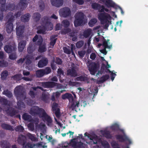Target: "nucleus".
Here are the masks:
<instances>
[{
    "mask_svg": "<svg viewBox=\"0 0 148 148\" xmlns=\"http://www.w3.org/2000/svg\"><path fill=\"white\" fill-rule=\"evenodd\" d=\"M17 56L16 53L15 52L12 53L9 56V58L11 60H15Z\"/></svg>",
    "mask_w": 148,
    "mask_h": 148,
    "instance_id": "nucleus-53",
    "label": "nucleus"
},
{
    "mask_svg": "<svg viewBox=\"0 0 148 148\" xmlns=\"http://www.w3.org/2000/svg\"><path fill=\"white\" fill-rule=\"evenodd\" d=\"M17 141L19 144L23 146L22 148H33V145L29 143L25 144L26 142V138L24 135L22 134L19 135Z\"/></svg>",
    "mask_w": 148,
    "mask_h": 148,
    "instance_id": "nucleus-3",
    "label": "nucleus"
},
{
    "mask_svg": "<svg viewBox=\"0 0 148 148\" xmlns=\"http://www.w3.org/2000/svg\"><path fill=\"white\" fill-rule=\"evenodd\" d=\"M49 17L45 16L41 19V24L42 25H45L48 27H51V23L49 21Z\"/></svg>",
    "mask_w": 148,
    "mask_h": 148,
    "instance_id": "nucleus-18",
    "label": "nucleus"
},
{
    "mask_svg": "<svg viewBox=\"0 0 148 148\" xmlns=\"http://www.w3.org/2000/svg\"><path fill=\"white\" fill-rule=\"evenodd\" d=\"M12 14L14 16V17H15V16L16 18H18V17H19L21 15V12H19V11L17 13H16L15 14L14 16L13 15V14L12 13L10 12V13H8V16H10V17H11V16L12 15Z\"/></svg>",
    "mask_w": 148,
    "mask_h": 148,
    "instance_id": "nucleus-54",
    "label": "nucleus"
},
{
    "mask_svg": "<svg viewBox=\"0 0 148 148\" xmlns=\"http://www.w3.org/2000/svg\"><path fill=\"white\" fill-rule=\"evenodd\" d=\"M111 128L112 130H118L119 128V126L117 124H115L111 126Z\"/></svg>",
    "mask_w": 148,
    "mask_h": 148,
    "instance_id": "nucleus-56",
    "label": "nucleus"
},
{
    "mask_svg": "<svg viewBox=\"0 0 148 148\" xmlns=\"http://www.w3.org/2000/svg\"><path fill=\"white\" fill-rule=\"evenodd\" d=\"M92 30L90 29H88L85 30L83 32V36L85 38L88 37L91 33Z\"/></svg>",
    "mask_w": 148,
    "mask_h": 148,
    "instance_id": "nucleus-35",
    "label": "nucleus"
},
{
    "mask_svg": "<svg viewBox=\"0 0 148 148\" xmlns=\"http://www.w3.org/2000/svg\"><path fill=\"white\" fill-rule=\"evenodd\" d=\"M72 103L70 106V108L73 110H76L77 108L79 107V102H71Z\"/></svg>",
    "mask_w": 148,
    "mask_h": 148,
    "instance_id": "nucleus-42",
    "label": "nucleus"
},
{
    "mask_svg": "<svg viewBox=\"0 0 148 148\" xmlns=\"http://www.w3.org/2000/svg\"><path fill=\"white\" fill-rule=\"evenodd\" d=\"M17 105L18 108L19 110H21L22 108H25L24 102H17Z\"/></svg>",
    "mask_w": 148,
    "mask_h": 148,
    "instance_id": "nucleus-45",
    "label": "nucleus"
},
{
    "mask_svg": "<svg viewBox=\"0 0 148 148\" xmlns=\"http://www.w3.org/2000/svg\"><path fill=\"white\" fill-rule=\"evenodd\" d=\"M38 51L40 53H43L46 51V47L45 45L44 44L39 45Z\"/></svg>",
    "mask_w": 148,
    "mask_h": 148,
    "instance_id": "nucleus-41",
    "label": "nucleus"
},
{
    "mask_svg": "<svg viewBox=\"0 0 148 148\" xmlns=\"http://www.w3.org/2000/svg\"><path fill=\"white\" fill-rule=\"evenodd\" d=\"M56 37V35L51 36L50 38V45L51 47L53 48L56 43L57 38H55Z\"/></svg>",
    "mask_w": 148,
    "mask_h": 148,
    "instance_id": "nucleus-31",
    "label": "nucleus"
},
{
    "mask_svg": "<svg viewBox=\"0 0 148 148\" xmlns=\"http://www.w3.org/2000/svg\"><path fill=\"white\" fill-rule=\"evenodd\" d=\"M5 111L6 112L8 115L11 117L13 116L18 113V110L10 107V105H8L7 109Z\"/></svg>",
    "mask_w": 148,
    "mask_h": 148,
    "instance_id": "nucleus-11",
    "label": "nucleus"
},
{
    "mask_svg": "<svg viewBox=\"0 0 148 148\" xmlns=\"http://www.w3.org/2000/svg\"><path fill=\"white\" fill-rule=\"evenodd\" d=\"M84 44V41L83 40H80L77 42L76 43V47L78 48L81 47Z\"/></svg>",
    "mask_w": 148,
    "mask_h": 148,
    "instance_id": "nucleus-50",
    "label": "nucleus"
},
{
    "mask_svg": "<svg viewBox=\"0 0 148 148\" xmlns=\"http://www.w3.org/2000/svg\"><path fill=\"white\" fill-rule=\"evenodd\" d=\"M15 130L16 132H23L24 130V128L21 125H18L15 128Z\"/></svg>",
    "mask_w": 148,
    "mask_h": 148,
    "instance_id": "nucleus-51",
    "label": "nucleus"
},
{
    "mask_svg": "<svg viewBox=\"0 0 148 148\" xmlns=\"http://www.w3.org/2000/svg\"><path fill=\"white\" fill-rule=\"evenodd\" d=\"M73 2L79 5H83L84 3L83 0H73Z\"/></svg>",
    "mask_w": 148,
    "mask_h": 148,
    "instance_id": "nucleus-60",
    "label": "nucleus"
},
{
    "mask_svg": "<svg viewBox=\"0 0 148 148\" xmlns=\"http://www.w3.org/2000/svg\"><path fill=\"white\" fill-rule=\"evenodd\" d=\"M22 119L25 121H31L32 120L31 116L27 113H24L22 116Z\"/></svg>",
    "mask_w": 148,
    "mask_h": 148,
    "instance_id": "nucleus-34",
    "label": "nucleus"
},
{
    "mask_svg": "<svg viewBox=\"0 0 148 148\" xmlns=\"http://www.w3.org/2000/svg\"><path fill=\"white\" fill-rule=\"evenodd\" d=\"M109 76L108 75L106 74L103 75L101 77L99 80V82L101 83H103L106 81L109 78Z\"/></svg>",
    "mask_w": 148,
    "mask_h": 148,
    "instance_id": "nucleus-39",
    "label": "nucleus"
},
{
    "mask_svg": "<svg viewBox=\"0 0 148 148\" xmlns=\"http://www.w3.org/2000/svg\"><path fill=\"white\" fill-rule=\"evenodd\" d=\"M5 51L8 53L14 52L16 49V47L14 44L5 45L4 48Z\"/></svg>",
    "mask_w": 148,
    "mask_h": 148,
    "instance_id": "nucleus-12",
    "label": "nucleus"
},
{
    "mask_svg": "<svg viewBox=\"0 0 148 148\" xmlns=\"http://www.w3.org/2000/svg\"><path fill=\"white\" fill-rule=\"evenodd\" d=\"M66 74L67 76L72 77H75L78 76L77 72L75 70V67H72L71 68L68 69L66 72Z\"/></svg>",
    "mask_w": 148,
    "mask_h": 148,
    "instance_id": "nucleus-13",
    "label": "nucleus"
},
{
    "mask_svg": "<svg viewBox=\"0 0 148 148\" xmlns=\"http://www.w3.org/2000/svg\"><path fill=\"white\" fill-rule=\"evenodd\" d=\"M1 127L4 130L11 131L14 130L13 127L10 124L3 123H1Z\"/></svg>",
    "mask_w": 148,
    "mask_h": 148,
    "instance_id": "nucleus-21",
    "label": "nucleus"
},
{
    "mask_svg": "<svg viewBox=\"0 0 148 148\" xmlns=\"http://www.w3.org/2000/svg\"><path fill=\"white\" fill-rule=\"evenodd\" d=\"M71 31V29L69 28L64 29L61 30V34H66L70 32Z\"/></svg>",
    "mask_w": 148,
    "mask_h": 148,
    "instance_id": "nucleus-52",
    "label": "nucleus"
},
{
    "mask_svg": "<svg viewBox=\"0 0 148 148\" xmlns=\"http://www.w3.org/2000/svg\"><path fill=\"white\" fill-rule=\"evenodd\" d=\"M103 37V47L104 49L100 51L104 55H106L107 53L106 49H111L112 48V44L109 42L110 40L108 39L107 40Z\"/></svg>",
    "mask_w": 148,
    "mask_h": 148,
    "instance_id": "nucleus-7",
    "label": "nucleus"
},
{
    "mask_svg": "<svg viewBox=\"0 0 148 148\" xmlns=\"http://www.w3.org/2000/svg\"><path fill=\"white\" fill-rule=\"evenodd\" d=\"M101 132L102 135L106 138L108 139H111L112 138V136L110 134V132L109 131L104 130H101Z\"/></svg>",
    "mask_w": 148,
    "mask_h": 148,
    "instance_id": "nucleus-25",
    "label": "nucleus"
},
{
    "mask_svg": "<svg viewBox=\"0 0 148 148\" xmlns=\"http://www.w3.org/2000/svg\"><path fill=\"white\" fill-rule=\"evenodd\" d=\"M15 5L14 3L9 4L6 6V9L7 10L12 11L15 8Z\"/></svg>",
    "mask_w": 148,
    "mask_h": 148,
    "instance_id": "nucleus-43",
    "label": "nucleus"
},
{
    "mask_svg": "<svg viewBox=\"0 0 148 148\" xmlns=\"http://www.w3.org/2000/svg\"><path fill=\"white\" fill-rule=\"evenodd\" d=\"M78 53L79 56L81 58H83L84 57V56L86 53V52L84 50H81L78 51Z\"/></svg>",
    "mask_w": 148,
    "mask_h": 148,
    "instance_id": "nucleus-57",
    "label": "nucleus"
},
{
    "mask_svg": "<svg viewBox=\"0 0 148 148\" xmlns=\"http://www.w3.org/2000/svg\"><path fill=\"white\" fill-rule=\"evenodd\" d=\"M115 137L116 139L120 142L126 141L127 142V143L129 145L132 143L131 140L125 135H116Z\"/></svg>",
    "mask_w": 148,
    "mask_h": 148,
    "instance_id": "nucleus-10",
    "label": "nucleus"
},
{
    "mask_svg": "<svg viewBox=\"0 0 148 148\" xmlns=\"http://www.w3.org/2000/svg\"><path fill=\"white\" fill-rule=\"evenodd\" d=\"M42 41L43 39L42 37L41 36H39V38L37 40V45H42Z\"/></svg>",
    "mask_w": 148,
    "mask_h": 148,
    "instance_id": "nucleus-62",
    "label": "nucleus"
},
{
    "mask_svg": "<svg viewBox=\"0 0 148 148\" xmlns=\"http://www.w3.org/2000/svg\"><path fill=\"white\" fill-rule=\"evenodd\" d=\"M32 17L34 21L37 22L40 19L41 15L39 13L35 12L33 14Z\"/></svg>",
    "mask_w": 148,
    "mask_h": 148,
    "instance_id": "nucleus-32",
    "label": "nucleus"
},
{
    "mask_svg": "<svg viewBox=\"0 0 148 148\" xmlns=\"http://www.w3.org/2000/svg\"><path fill=\"white\" fill-rule=\"evenodd\" d=\"M8 75V72L7 71H3L1 74V79L3 80H5Z\"/></svg>",
    "mask_w": 148,
    "mask_h": 148,
    "instance_id": "nucleus-38",
    "label": "nucleus"
},
{
    "mask_svg": "<svg viewBox=\"0 0 148 148\" xmlns=\"http://www.w3.org/2000/svg\"><path fill=\"white\" fill-rule=\"evenodd\" d=\"M63 49L64 53L68 54H70L71 53V51L70 49L66 47H64Z\"/></svg>",
    "mask_w": 148,
    "mask_h": 148,
    "instance_id": "nucleus-59",
    "label": "nucleus"
},
{
    "mask_svg": "<svg viewBox=\"0 0 148 148\" xmlns=\"http://www.w3.org/2000/svg\"><path fill=\"white\" fill-rule=\"evenodd\" d=\"M30 113L33 116L38 115L40 117H42L48 123H51L52 120L51 117L45 112V110L38 106H35L31 109Z\"/></svg>",
    "mask_w": 148,
    "mask_h": 148,
    "instance_id": "nucleus-1",
    "label": "nucleus"
},
{
    "mask_svg": "<svg viewBox=\"0 0 148 148\" xmlns=\"http://www.w3.org/2000/svg\"><path fill=\"white\" fill-rule=\"evenodd\" d=\"M59 13L62 17L66 18L71 15V11L69 7H65L60 9Z\"/></svg>",
    "mask_w": 148,
    "mask_h": 148,
    "instance_id": "nucleus-8",
    "label": "nucleus"
},
{
    "mask_svg": "<svg viewBox=\"0 0 148 148\" xmlns=\"http://www.w3.org/2000/svg\"><path fill=\"white\" fill-rule=\"evenodd\" d=\"M8 65V63L4 60L0 61V67H7Z\"/></svg>",
    "mask_w": 148,
    "mask_h": 148,
    "instance_id": "nucleus-47",
    "label": "nucleus"
},
{
    "mask_svg": "<svg viewBox=\"0 0 148 148\" xmlns=\"http://www.w3.org/2000/svg\"><path fill=\"white\" fill-rule=\"evenodd\" d=\"M14 93L17 99L24 100L26 98L25 92L21 86H17L14 90Z\"/></svg>",
    "mask_w": 148,
    "mask_h": 148,
    "instance_id": "nucleus-4",
    "label": "nucleus"
},
{
    "mask_svg": "<svg viewBox=\"0 0 148 148\" xmlns=\"http://www.w3.org/2000/svg\"><path fill=\"white\" fill-rule=\"evenodd\" d=\"M89 70L91 74L95 75L97 71V64L95 63L90 64L89 67Z\"/></svg>",
    "mask_w": 148,
    "mask_h": 148,
    "instance_id": "nucleus-16",
    "label": "nucleus"
},
{
    "mask_svg": "<svg viewBox=\"0 0 148 148\" xmlns=\"http://www.w3.org/2000/svg\"><path fill=\"white\" fill-rule=\"evenodd\" d=\"M70 36L72 37V40L73 41H75L77 39V36L76 33L72 32L70 34Z\"/></svg>",
    "mask_w": 148,
    "mask_h": 148,
    "instance_id": "nucleus-46",
    "label": "nucleus"
},
{
    "mask_svg": "<svg viewBox=\"0 0 148 148\" xmlns=\"http://www.w3.org/2000/svg\"><path fill=\"white\" fill-rule=\"evenodd\" d=\"M53 29L52 27H50V29H49V27H48L45 25H42V27L40 29H39L37 31V33L38 34H42L45 33L46 30H51Z\"/></svg>",
    "mask_w": 148,
    "mask_h": 148,
    "instance_id": "nucleus-24",
    "label": "nucleus"
},
{
    "mask_svg": "<svg viewBox=\"0 0 148 148\" xmlns=\"http://www.w3.org/2000/svg\"><path fill=\"white\" fill-rule=\"evenodd\" d=\"M33 56L32 55L28 56L26 58V64L27 65H30L32 62V60L33 59Z\"/></svg>",
    "mask_w": 148,
    "mask_h": 148,
    "instance_id": "nucleus-40",
    "label": "nucleus"
},
{
    "mask_svg": "<svg viewBox=\"0 0 148 148\" xmlns=\"http://www.w3.org/2000/svg\"><path fill=\"white\" fill-rule=\"evenodd\" d=\"M42 86L45 88H51L56 86L57 83L53 82H42Z\"/></svg>",
    "mask_w": 148,
    "mask_h": 148,
    "instance_id": "nucleus-17",
    "label": "nucleus"
},
{
    "mask_svg": "<svg viewBox=\"0 0 148 148\" xmlns=\"http://www.w3.org/2000/svg\"><path fill=\"white\" fill-rule=\"evenodd\" d=\"M97 20L95 18L91 19L88 23V25L90 27H92L97 23Z\"/></svg>",
    "mask_w": 148,
    "mask_h": 148,
    "instance_id": "nucleus-44",
    "label": "nucleus"
},
{
    "mask_svg": "<svg viewBox=\"0 0 148 148\" xmlns=\"http://www.w3.org/2000/svg\"><path fill=\"white\" fill-rule=\"evenodd\" d=\"M2 93L5 95L6 97L9 98H11L12 97V92L8 89H6L3 91Z\"/></svg>",
    "mask_w": 148,
    "mask_h": 148,
    "instance_id": "nucleus-37",
    "label": "nucleus"
},
{
    "mask_svg": "<svg viewBox=\"0 0 148 148\" xmlns=\"http://www.w3.org/2000/svg\"><path fill=\"white\" fill-rule=\"evenodd\" d=\"M58 104L56 102H53V103L52 110L54 112V113L56 117L58 118H60L61 116L60 114V109L58 108Z\"/></svg>",
    "mask_w": 148,
    "mask_h": 148,
    "instance_id": "nucleus-14",
    "label": "nucleus"
},
{
    "mask_svg": "<svg viewBox=\"0 0 148 148\" xmlns=\"http://www.w3.org/2000/svg\"><path fill=\"white\" fill-rule=\"evenodd\" d=\"M49 95L48 93L42 92L40 96V99L44 102H46L49 99Z\"/></svg>",
    "mask_w": 148,
    "mask_h": 148,
    "instance_id": "nucleus-30",
    "label": "nucleus"
},
{
    "mask_svg": "<svg viewBox=\"0 0 148 148\" xmlns=\"http://www.w3.org/2000/svg\"><path fill=\"white\" fill-rule=\"evenodd\" d=\"M25 29L24 25H20L16 28V34L17 36H21L23 34Z\"/></svg>",
    "mask_w": 148,
    "mask_h": 148,
    "instance_id": "nucleus-20",
    "label": "nucleus"
},
{
    "mask_svg": "<svg viewBox=\"0 0 148 148\" xmlns=\"http://www.w3.org/2000/svg\"><path fill=\"white\" fill-rule=\"evenodd\" d=\"M51 72V70L50 67H47L44 69H38L36 71V77L40 78L45 75H47Z\"/></svg>",
    "mask_w": 148,
    "mask_h": 148,
    "instance_id": "nucleus-5",
    "label": "nucleus"
},
{
    "mask_svg": "<svg viewBox=\"0 0 148 148\" xmlns=\"http://www.w3.org/2000/svg\"><path fill=\"white\" fill-rule=\"evenodd\" d=\"M29 94L32 98H35L36 95V94L34 92L31 90L29 91Z\"/></svg>",
    "mask_w": 148,
    "mask_h": 148,
    "instance_id": "nucleus-61",
    "label": "nucleus"
},
{
    "mask_svg": "<svg viewBox=\"0 0 148 148\" xmlns=\"http://www.w3.org/2000/svg\"><path fill=\"white\" fill-rule=\"evenodd\" d=\"M14 20V17L12 14L11 17L8 19L6 25V31L8 33H10L13 29V22Z\"/></svg>",
    "mask_w": 148,
    "mask_h": 148,
    "instance_id": "nucleus-9",
    "label": "nucleus"
},
{
    "mask_svg": "<svg viewBox=\"0 0 148 148\" xmlns=\"http://www.w3.org/2000/svg\"><path fill=\"white\" fill-rule=\"evenodd\" d=\"M30 17V14L27 13L21 16V20L22 22H28L29 20Z\"/></svg>",
    "mask_w": 148,
    "mask_h": 148,
    "instance_id": "nucleus-27",
    "label": "nucleus"
},
{
    "mask_svg": "<svg viewBox=\"0 0 148 148\" xmlns=\"http://www.w3.org/2000/svg\"><path fill=\"white\" fill-rule=\"evenodd\" d=\"M50 1L52 5L57 7L61 6L63 4V0H50Z\"/></svg>",
    "mask_w": 148,
    "mask_h": 148,
    "instance_id": "nucleus-19",
    "label": "nucleus"
},
{
    "mask_svg": "<svg viewBox=\"0 0 148 148\" xmlns=\"http://www.w3.org/2000/svg\"><path fill=\"white\" fill-rule=\"evenodd\" d=\"M111 144L113 148H118L120 147L119 144L115 141H112L111 143Z\"/></svg>",
    "mask_w": 148,
    "mask_h": 148,
    "instance_id": "nucleus-55",
    "label": "nucleus"
},
{
    "mask_svg": "<svg viewBox=\"0 0 148 148\" xmlns=\"http://www.w3.org/2000/svg\"><path fill=\"white\" fill-rule=\"evenodd\" d=\"M84 14L81 12H78L75 15V19L74 21V25L76 27L83 25L86 23Z\"/></svg>",
    "mask_w": 148,
    "mask_h": 148,
    "instance_id": "nucleus-2",
    "label": "nucleus"
},
{
    "mask_svg": "<svg viewBox=\"0 0 148 148\" xmlns=\"http://www.w3.org/2000/svg\"><path fill=\"white\" fill-rule=\"evenodd\" d=\"M105 5L108 8L110 7L114 8L115 6V3L111 0H106Z\"/></svg>",
    "mask_w": 148,
    "mask_h": 148,
    "instance_id": "nucleus-33",
    "label": "nucleus"
},
{
    "mask_svg": "<svg viewBox=\"0 0 148 148\" xmlns=\"http://www.w3.org/2000/svg\"><path fill=\"white\" fill-rule=\"evenodd\" d=\"M75 79L77 81L87 82L88 83L89 82H88L89 79V78L84 75H82L77 77Z\"/></svg>",
    "mask_w": 148,
    "mask_h": 148,
    "instance_id": "nucleus-29",
    "label": "nucleus"
},
{
    "mask_svg": "<svg viewBox=\"0 0 148 148\" xmlns=\"http://www.w3.org/2000/svg\"><path fill=\"white\" fill-rule=\"evenodd\" d=\"M26 44L25 40L21 41L18 44V49L20 52H22L24 49Z\"/></svg>",
    "mask_w": 148,
    "mask_h": 148,
    "instance_id": "nucleus-26",
    "label": "nucleus"
},
{
    "mask_svg": "<svg viewBox=\"0 0 148 148\" xmlns=\"http://www.w3.org/2000/svg\"><path fill=\"white\" fill-rule=\"evenodd\" d=\"M91 6L93 9L98 10L100 12L102 5L99 4L94 3L92 4Z\"/></svg>",
    "mask_w": 148,
    "mask_h": 148,
    "instance_id": "nucleus-36",
    "label": "nucleus"
},
{
    "mask_svg": "<svg viewBox=\"0 0 148 148\" xmlns=\"http://www.w3.org/2000/svg\"><path fill=\"white\" fill-rule=\"evenodd\" d=\"M98 16L99 19L102 24H104L109 22L108 20L111 18L110 15L105 12L99 13Z\"/></svg>",
    "mask_w": 148,
    "mask_h": 148,
    "instance_id": "nucleus-6",
    "label": "nucleus"
},
{
    "mask_svg": "<svg viewBox=\"0 0 148 148\" xmlns=\"http://www.w3.org/2000/svg\"><path fill=\"white\" fill-rule=\"evenodd\" d=\"M18 5L21 10H23L27 7V0H20Z\"/></svg>",
    "mask_w": 148,
    "mask_h": 148,
    "instance_id": "nucleus-23",
    "label": "nucleus"
},
{
    "mask_svg": "<svg viewBox=\"0 0 148 148\" xmlns=\"http://www.w3.org/2000/svg\"><path fill=\"white\" fill-rule=\"evenodd\" d=\"M39 8L40 9L43 10L45 8V4L44 2L42 1H40L39 2Z\"/></svg>",
    "mask_w": 148,
    "mask_h": 148,
    "instance_id": "nucleus-58",
    "label": "nucleus"
},
{
    "mask_svg": "<svg viewBox=\"0 0 148 148\" xmlns=\"http://www.w3.org/2000/svg\"><path fill=\"white\" fill-rule=\"evenodd\" d=\"M62 99H68L69 102H74V98L72 95L70 93H67L62 95Z\"/></svg>",
    "mask_w": 148,
    "mask_h": 148,
    "instance_id": "nucleus-22",
    "label": "nucleus"
},
{
    "mask_svg": "<svg viewBox=\"0 0 148 148\" xmlns=\"http://www.w3.org/2000/svg\"><path fill=\"white\" fill-rule=\"evenodd\" d=\"M71 145L74 148H77V143L73 140H71Z\"/></svg>",
    "mask_w": 148,
    "mask_h": 148,
    "instance_id": "nucleus-64",
    "label": "nucleus"
},
{
    "mask_svg": "<svg viewBox=\"0 0 148 148\" xmlns=\"http://www.w3.org/2000/svg\"><path fill=\"white\" fill-rule=\"evenodd\" d=\"M33 48V45L32 44H30L27 49V51L28 53L29 54L32 53L34 51Z\"/></svg>",
    "mask_w": 148,
    "mask_h": 148,
    "instance_id": "nucleus-49",
    "label": "nucleus"
},
{
    "mask_svg": "<svg viewBox=\"0 0 148 148\" xmlns=\"http://www.w3.org/2000/svg\"><path fill=\"white\" fill-rule=\"evenodd\" d=\"M48 62V60L47 58L43 57L38 62V66L40 68H42L46 66Z\"/></svg>",
    "mask_w": 148,
    "mask_h": 148,
    "instance_id": "nucleus-15",
    "label": "nucleus"
},
{
    "mask_svg": "<svg viewBox=\"0 0 148 148\" xmlns=\"http://www.w3.org/2000/svg\"><path fill=\"white\" fill-rule=\"evenodd\" d=\"M62 59L58 57H57L56 58V63L58 65H61L62 64Z\"/></svg>",
    "mask_w": 148,
    "mask_h": 148,
    "instance_id": "nucleus-63",
    "label": "nucleus"
},
{
    "mask_svg": "<svg viewBox=\"0 0 148 148\" xmlns=\"http://www.w3.org/2000/svg\"><path fill=\"white\" fill-rule=\"evenodd\" d=\"M63 26L65 28L68 27L69 25V21L67 20H64L62 22Z\"/></svg>",
    "mask_w": 148,
    "mask_h": 148,
    "instance_id": "nucleus-48",
    "label": "nucleus"
},
{
    "mask_svg": "<svg viewBox=\"0 0 148 148\" xmlns=\"http://www.w3.org/2000/svg\"><path fill=\"white\" fill-rule=\"evenodd\" d=\"M0 145L2 148H10V145L9 142L7 140H2L0 142Z\"/></svg>",
    "mask_w": 148,
    "mask_h": 148,
    "instance_id": "nucleus-28",
    "label": "nucleus"
}]
</instances>
